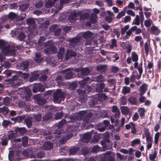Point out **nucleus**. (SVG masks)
<instances>
[{"mask_svg":"<svg viewBox=\"0 0 161 161\" xmlns=\"http://www.w3.org/2000/svg\"><path fill=\"white\" fill-rule=\"evenodd\" d=\"M0 48L2 49V53L6 55L10 56L15 55L16 49L8 42L3 40L0 39Z\"/></svg>","mask_w":161,"mask_h":161,"instance_id":"nucleus-1","label":"nucleus"},{"mask_svg":"<svg viewBox=\"0 0 161 161\" xmlns=\"http://www.w3.org/2000/svg\"><path fill=\"white\" fill-rule=\"evenodd\" d=\"M66 93L62 92L61 89H58L53 93V100L54 103H59L64 101Z\"/></svg>","mask_w":161,"mask_h":161,"instance_id":"nucleus-2","label":"nucleus"},{"mask_svg":"<svg viewBox=\"0 0 161 161\" xmlns=\"http://www.w3.org/2000/svg\"><path fill=\"white\" fill-rule=\"evenodd\" d=\"M19 89L21 97L25 98L27 101L30 100L32 96V93L30 89L26 87L22 88L21 89L19 88Z\"/></svg>","mask_w":161,"mask_h":161,"instance_id":"nucleus-3","label":"nucleus"},{"mask_svg":"<svg viewBox=\"0 0 161 161\" xmlns=\"http://www.w3.org/2000/svg\"><path fill=\"white\" fill-rule=\"evenodd\" d=\"M84 41L81 38L79 34L77 36L74 37L69 40L70 45L79 46L83 44Z\"/></svg>","mask_w":161,"mask_h":161,"instance_id":"nucleus-4","label":"nucleus"},{"mask_svg":"<svg viewBox=\"0 0 161 161\" xmlns=\"http://www.w3.org/2000/svg\"><path fill=\"white\" fill-rule=\"evenodd\" d=\"M19 77L17 75H13L11 79H8L6 81L9 82L10 83L13 84V86L15 88L20 85V80H19Z\"/></svg>","mask_w":161,"mask_h":161,"instance_id":"nucleus-5","label":"nucleus"},{"mask_svg":"<svg viewBox=\"0 0 161 161\" xmlns=\"http://www.w3.org/2000/svg\"><path fill=\"white\" fill-rule=\"evenodd\" d=\"M34 98L36 100L37 104L42 105L45 103L46 100L44 98L41 94L36 95L34 96Z\"/></svg>","mask_w":161,"mask_h":161,"instance_id":"nucleus-6","label":"nucleus"},{"mask_svg":"<svg viewBox=\"0 0 161 161\" xmlns=\"http://www.w3.org/2000/svg\"><path fill=\"white\" fill-rule=\"evenodd\" d=\"M45 88L40 83L35 84L32 89L33 92L36 93L38 92H43L44 91Z\"/></svg>","mask_w":161,"mask_h":161,"instance_id":"nucleus-7","label":"nucleus"},{"mask_svg":"<svg viewBox=\"0 0 161 161\" xmlns=\"http://www.w3.org/2000/svg\"><path fill=\"white\" fill-rule=\"evenodd\" d=\"M79 35L81 39H83V38L85 39H87L91 38L93 34L91 31L87 30L85 32L80 33Z\"/></svg>","mask_w":161,"mask_h":161,"instance_id":"nucleus-8","label":"nucleus"},{"mask_svg":"<svg viewBox=\"0 0 161 161\" xmlns=\"http://www.w3.org/2000/svg\"><path fill=\"white\" fill-rule=\"evenodd\" d=\"M80 12H78L76 13L75 12L71 13L69 17V22H72L75 21V20L78 19L79 17L78 15H80Z\"/></svg>","mask_w":161,"mask_h":161,"instance_id":"nucleus-9","label":"nucleus"},{"mask_svg":"<svg viewBox=\"0 0 161 161\" xmlns=\"http://www.w3.org/2000/svg\"><path fill=\"white\" fill-rule=\"evenodd\" d=\"M90 73V69L87 68H84L81 69V72L79 73L78 76L79 77H83L87 76Z\"/></svg>","mask_w":161,"mask_h":161,"instance_id":"nucleus-10","label":"nucleus"},{"mask_svg":"<svg viewBox=\"0 0 161 161\" xmlns=\"http://www.w3.org/2000/svg\"><path fill=\"white\" fill-rule=\"evenodd\" d=\"M65 117L66 119L68 118L70 119L69 120H67V122L68 123H73L77 120H79V119H80L76 114H72L70 115H66Z\"/></svg>","mask_w":161,"mask_h":161,"instance_id":"nucleus-11","label":"nucleus"},{"mask_svg":"<svg viewBox=\"0 0 161 161\" xmlns=\"http://www.w3.org/2000/svg\"><path fill=\"white\" fill-rule=\"evenodd\" d=\"M14 131L17 134L20 135H24L26 132V130L24 127H16L14 128Z\"/></svg>","mask_w":161,"mask_h":161,"instance_id":"nucleus-12","label":"nucleus"},{"mask_svg":"<svg viewBox=\"0 0 161 161\" xmlns=\"http://www.w3.org/2000/svg\"><path fill=\"white\" fill-rule=\"evenodd\" d=\"M91 81V79L89 77H86L84 78L83 80L80 81L79 84L81 87H84L87 83H90Z\"/></svg>","mask_w":161,"mask_h":161,"instance_id":"nucleus-13","label":"nucleus"},{"mask_svg":"<svg viewBox=\"0 0 161 161\" xmlns=\"http://www.w3.org/2000/svg\"><path fill=\"white\" fill-rule=\"evenodd\" d=\"M29 64V62L28 61H23L19 64V68L20 69L23 70L28 69Z\"/></svg>","mask_w":161,"mask_h":161,"instance_id":"nucleus-14","label":"nucleus"},{"mask_svg":"<svg viewBox=\"0 0 161 161\" xmlns=\"http://www.w3.org/2000/svg\"><path fill=\"white\" fill-rule=\"evenodd\" d=\"M120 109L122 113L125 115H129L128 118L131 117V114H130V110L129 108L126 106H122L120 108Z\"/></svg>","mask_w":161,"mask_h":161,"instance_id":"nucleus-15","label":"nucleus"},{"mask_svg":"<svg viewBox=\"0 0 161 161\" xmlns=\"http://www.w3.org/2000/svg\"><path fill=\"white\" fill-rule=\"evenodd\" d=\"M76 55V52L71 50H68L65 56V59L67 60L73 57H75Z\"/></svg>","mask_w":161,"mask_h":161,"instance_id":"nucleus-16","label":"nucleus"},{"mask_svg":"<svg viewBox=\"0 0 161 161\" xmlns=\"http://www.w3.org/2000/svg\"><path fill=\"white\" fill-rule=\"evenodd\" d=\"M91 132H89L84 134L83 136L82 139L85 142H89L91 139L92 136Z\"/></svg>","mask_w":161,"mask_h":161,"instance_id":"nucleus-17","label":"nucleus"},{"mask_svg":"<svg viewBox=\"0 0 161 161\" xmlns=\"http://www.w3.org/2000/svg\"><path fill=\"white\" fill-rule=\"evenodd\" d=\"M53 148V143L49 142H45L43 148L46 150H48L52 149Z\"/></svg>","mask_w":161,"mask_h":161,"instance_id":"nucleus-18","label":"nucleus"},{"mask_svg":"<svg viewBox=\"0 0 161 161\" xmlns=\"http://www.w3.org/2000/svg\"><path fill=\"white\" fill-rule=\"evenodd\" d=\"M112 112L115 113L114 117L115 118H119L120 115V112L119 109L117 106L116 105H114L112 107Z\"/></svg>","mask_w":161,"mask_h":161,"instance_id":"nucleus-19","label":"nucleus"},{"mask_svg":"<svg viewBox=\"0 0 161 161\" xmlns=\"http://www.w3.org/2000/svg\"><path fill=\"white\" fill-rule=\"evenodd\" d=\"M53 116L52 113L48 112L42 118V120L45 122H47L48 121L51 120Z\"/></svg>","mask_w":161,"mask_h":161,"instance_id":"nucleus-20","label":"nucleus"},{"mask_svg":"<svg viewBox=\"0 0 161 161\" xmlns=\"http://www.w3.org/2000/svg\"><path fill=\"white\" fill-rule=\"evenodd\" d=\"M39 75L35 72L31 73V77L29 78V80L30 82H32L36 80L38 78Z\"/></svg>","mask_w":161,"mask_h":161,"instance_id":"nucleus-21","label":"nucleus"},{"mask_svg":"<svg viewBox=\"0 0 161 161\" xmlns=\"http://www.w3.org/2000/svg\"><path fill=\"white\" fill-rule=\"evenodd\" d=\"M26 22L27 24L30 27H32L33 28H35L36 26V22L33 19L29 18L27 19Z\"/></svg>","mask_w":161,"mask_h":161,"instance_id":"nucleus-22","label":"nucleus"},{"mask_svg":"<svg viewBox=\"0 0 161 161\" xmlns=\"http://www.w3.org/2000/svg\"><path fill=\"white\" fill-rule=\"evenodd\" d=\"M25 115H23L22 116H17L16 117L12 118L11 120L12 121H14L15 123H20L25 118Z\"/></svg>","mask_w":161,"mask_h":161,"instance_id":"nucleus-23","label":"nucleus"},{"mask_svg":"<svg viewBox=\"0 0 161 161\" xmlns=\"http://www.w3.org/2000/svg\"><path fill=\"white\" fill-rule=\"evenodd\" d=\"M147 90V85L145 84H142L140 87L139 89L140 92L139 94L141 96L143 95L145 93Z\"/></svg>","mask_w":161,"mask_h":161,"instance_id":"nucleus-24","label":"nucleus"},{"mask_svg":"<svg viewBox=\"0 0 161 161\" xmlns=\"http://www.w3.org/2000/svg\"><path fill=\"white\" fill-rule=\"evenodd\" d=\"M144 133L146 137V141H149L152 139V137L151 136L150 133L148 128H145L144 130Z\"/></svg>","mask_w":161,"mask_h":161,"instance_id":"nucleus-25","label":"nucleus"},{"mask_svg":"<svg viewBox=\"0 0 161 161\" xmlns=\"http://www.w3.org/2000/svg\"><path fill=\"white\" fill-rule=\"evenodd\" d=\"M35 55V56L34 58L36 62L40 63L43 60L44 58L41 57V55L40 53H36Z\"/></svg>","mask_w":161,"mask_h":161,"instance_id":"nucleus-26","label":"nucleus"},{"mask_svg":"<svg viewBox=\"0 0 161 161\" xmlns=\"http://www.w3.org/2000/svg\"><path fill=\"white\" fill-rule=\"evenodd\" d=\"M105 86V85L103 83H100L99 85H98L96 88V92H103Z\"/></svg>","mask_w":161,"mask_h":161,"instance_id":"nucleus-27","label":"nucleus"},{"mask_svg":"<svg viewBox=\"0 0 161 161\" xmlns=\"http://www.w3.org/2000/svg\"><path fill=\"white\" fill-rule=\"evenodd\" d=\"M24 119L26 126L28 128H30L32 125V118L28 117Z\"/></svg>","mask_w":161,"mask_h":161,"instance_id":"nucleus-28","label":"nucleus"},{"mask_svg":"<svg viewBox=\"0 0 161 161\" xmlns=\"http://www.w3.org/2000/svg\"><path fill=\"white\" fill-rule=\"evenodd\" d=\"M7 135L8 139L11 141H13L15 137V134L12 130L8 132Z\"/></svg>","mask_w":161,"mask_h":161,"instance_id":"nucleus-29","label":"nucleus"},{"mask_svg":"<svg viewBox=\"0 0 161 161\" xmlns=\"http://www.w3.org/2000/svg\"><path fill=\"white\" fill-rule=\"evenodd\" d=\"M79 151V148L76 147H73L69 149V153L71 155H74L77 153Z\"/></svg>","mask_w":161,"mask_h":161,"instance_id":"nucleus-30","label":"nucleus"},{"mask_svg":"<svg viewBox=\"0 0 161 161\" xmlns=\"http://www.w3.org/2000/svg\"><path fill=\"white\" fill-rule=\"evenodd\" d=\"M76 75L72 72H69L66 73L65 75V78L66 79H69L75 78Z\"/></svg>","mask_w":161,"mask_h":161,"instance_id":"nucleus-31","label":"nucleus"},{"mask_svg":"<svg viewBox=\"0 0 161 161\" xmlns=\"http://www.w3.org/2000/svg\"><path fill=\"white\" fill-rule=\"evenodd\" d=\"M108 96L104 93L99 94L98 96L97 100L98 101H102L103 100H105L108 98Z\"/></svg>","mask_w":161,"mask_h":161,"instance_id":"nucleus-32","label":"nucleus"},{"mask_svg":"<svg viewBox=\"0 0 161 161\" xmlns=\"http://www.w3.org/2000/svg\"><path fill=\"white\" fill-rule=\"evenodd\" d=\"M61 129L57 127V129H55V131L53 132V134H54V136L58 138L60 137L61 136Z\"/></svg>","mask_w":161,"mask_h":161,"instance_id":"nucleus-33","label":"nucleus"},{"mask_svg":"<svg viewBox=\"0 0 161 161\" xmlns=\"http://www.w3.org/2000/svg\"><path fill=\"white\" fill-rule=\"evenodd\" d=\"M98 101L97 98H93L89 102V104L91 107H94L95 104H97Z\"/></svg>","mask_w":161,"mask_h":161,"instance_id":"nucleus-34","label":"nucleus"},{"mask_svg":"<svg viewBox=\"0 0 161 161\" xmlns=\"http://www.w3.org/2000/svg\"><path fill=\"white\" fill-rule=\"evenodd\" d=\"M89 14H88L85 13L83 14H82L81 12L80 14L78 15L79 19H80V20H84L86 19L89 18Z\"/></svg>","mask_w":161,"mask_h":161,"instance_id":"nucleus-35","label":"nucleus"},{"mask_svg":"<svg viewBox=\"0 0 161 161\" xmlns=\"http://www.w3.org/2000/svg\"><path fill=\"white\" fill-rule=\"evenodd\" d=\"M106 153H107V161H115L114 156L111 155L110 152H106Z\"/></svg>","mask_w":161,"mask_h":161,"instance_id":"nucleus-36","label":"nucleus"},{"mask_svg":"<svg viewBox=\"0 0 161 161\" xmlns=\"http://www.w3.org/2000/svg\"><path fill=\"white\" fill-rule=\"evenodd\" d=\"M140 24V17L138 15H136L135 19L133 20L132 25H139Z\"/></svg>","mask_w":161,"mask_h":161,"instance_id":"nucleus-37","label":"nucleus"},{"mask_svg":"<svg viewBox=\"0 0 161 161\" xmlns=\"http://www.w3.org/2000/svg\"><path fill=\"white\" fill-rule=\"evenodd\" d=\"M8 111V108L6 106H4L3 107L0 108V112H2L4 115L7 114Z\"/></svg>","mask_w":161,"mask_h":161,"instance_id":"nucleus-38","label":"nucleus"},{"mask_svg":"<svg viewBox=\"0 0 161 161\" xmlns=\"http://www.w3.org/2000/svg\"><path fill=\"white\" fill-rule=\"evenodd\" d=\"M19 105L21 107H25V110L26 112H29L31 111V108L30 106H26L25 103H19Z\"/></svg>","mask_w":161,"mask_h":161,"instance_id":"nucleus-39","label":"nucleus"},{"mask_svg":"<svg viewBox=\"0 0 161 161\" xmlns=\"http://www.w3.org/2000/svg\"><path fill=\"white\" fill-rule=\"evenodd\" d=\"M55 48V47H49L46 48L45 49H44V52L46 54L51 53V52H53V51Z\"/></svg>","mask_w":161,"mask_h":161,"instance_id":"nucleus-40","label":"nucleus"},{"mask_svg":"<svg viewBox=\"0 0 161 161\" xmlns=\"http://www.w3.org/2000/svg\"><path fill=\"white\" fill-rule=\"evenodd\" d=\"M0 143L2 146H6L7 145L8 143V140L7 138L5 136H3L2 137Z\"/></svg>","mask_w":161,"mask_h":161,"instance_id":"nucleus-41","label":"nucleus"},{"mask_svg":"<svg viewBox=\"0 0 161 161\" xmlns=\"http://www.w3.org/2000/svg\"><path fill=\"white\" fill-rule=\"evenodd\" d=\"M65 123L66 121L65 119H62L59 122L56 124L57 127L60 129L61 128Z\"/></svg>","mask_w":161,"mask_h":161,"instance_id":"nucleus-42","label":"nucleus"},{"mask_svg":"<svg viewBox=\"0 0 161 161\" xmlns=\"http://www.w3.org/2000/svg\"><path fill=\"white\" fill-rule=\"evenodd\" d=\"M78 116L79 119V120H81L85 116V115L86 114V112L85 111H80L78 114H76Z\"/></svg>","mask_w":161,"mask_h":161,"instance_id":"nucleus-43","label":"nucleus"},{"mask_svg":"<svg viewBox=\"0 0 161 161\" xmlns=\"http://www.w3.org/2000/svg\"><path fill=\"white\" fill-rule=\"evenodd\" d=\"M131 57L132 59L134 62H137L138 60V56L135 52H132Z\"/></svg>","mask_w":161,"mask_h":161,"instance_id":"nucleus-44","label":"nucleus"},{"mask_svg":"<svg viewBox=\"0 0 161 161\" xmlns=\"http://www.w3.org/2000/svg\"><path fill=\"white\" fill-rule=\"evenodd\" d=\"M92 116V114L91 113L88 114L83 119V121L86 123H88Z\"/></svg>","mask_w":161,"mask_h":161,"instance_id":"nucleus-45","label":"nucleus"},{"mask_svg":"<svg viewBox=\"0 0 161 161\" xmlns=\"http://www.w3.org/2000/svg\"><path fill=\"white\" fill-rule=\"evenodd\" d=\"M100 138V136L97 134H95L92 140V142L93 143H96L99 141Z\"/></svg>","mask_w":161,"mask_h":161,"instance_id":"nucleus-46","label":"nucleus"},{"mask_svg":"<svg viewBox=\"0 0 161 161\" xmlns=\"http://www.w3.org/2000/svg\"><path fill=\"white\" fill-rule=\"evenodd\" d=\"M54 4L51 0L47 1L45 4V7L46 8H50L53 6Z\"/></svg>","mask_w":161,"mask_h":161,"instance_id":"nucleus-47","label":"nucleus"},{"mask_svg":"<svg viewBox=\"0 0 161 161\" xmlns=\"http://www.w3.org/2000/svg\"><path fill=\"white\" fill-rule=\"evenodd\" d=\"M122 93L124 94H126L127 93H129L130 92V88L126 86H125L123 87L122 89Z\"/></svg>","mask_w":161,"mask_h":161,"instance_id":"nucleus-48","label":"nucleus"},{"mask_svg":"<svg viewBox=\"0 0 161 161\" xmlns=\"http://www.w3.org/2000/svg\"><path fill=\"white\" fill-rule=\"evenodd\" d=\"M22 144L24 147H26L27 145L28 138L27 136H24L22 137Z\"/></svg>","mask_w":161,"mask_h":161,"instance_id":"nucleus-49","label":"nucleus"},{"mask_svg":"<svg viewBox=\"0 0 161 161\" xmlns=\"http://www.w3.org/2000/svg\"><path fill=\"white\" fill-rule=\"evenodd\" d=\"M130 124L132 126V128H131V133L133 134H135L136 133L137 131L135 124L132 122H130Z\"/></svg>","mask_w":161,"mask_h":161,"instance_id":"nucleus-50","label":"nucleus"},{"mask_svg":"<svg viewBox=\"0 0 161 161\" xmlns=\"http://www.w3.org/2000/svg\"><path fill=\"white\" fill-rule=\"evenodd\" d=\"M136 97H130L128 99L129 102L133 105H136Z\"/></svg>","mask_w":161,"mask_h":161,"instance_id":"nucleus-51","label":"nucleus"},{"mask_svg":"<svg viewBox=\"0 0 161 161\" xmlns=\"http://www.w3.org/2000/svg\"><path fill=\"white\" fill-rule=\"evenodd\" d=\"M17 15L16 13L11 12H10L8 15V18L10 19H13L17 17Z\"/></svg>","mask_w":161,"mask_h":161,"instance_id":"nucleus-52","label":"nucleus"},{"mask_svg":"<svg viewBox=\"0 0 161 161\" xmlns=\"http://www.w3.org/2000/svg\"><path fill=\"white\" fill-rule=\"evenodd\" d=\"M138 112L139 113L140 116L142 118L145 115V111L143 108H139Z\"/></svg>","mask_w":161,"mask_h":161,"instance_id":"nucleus-53","label":"nucleus"},{"mask_svg":"<svg viewBox=\"0 0 161 161\" xmlns=\"http://www.w3.org/2000/svg\"><path fill=\"white\" fill-rule=\"evenodd\" d=\"M109 136H110L109 134H105L103 138V141L107 143H109L110 142Z\"/></svg>","mask_w":161,"mask_h":161,"instance_id":"nucleus-54","label":"nucleus"},{"mask_svg":"<svg viewBox=\"0 0 161 161\" xmlns=\"http://www.w3.org/2000/svg\"><path fill=\"white\" fill-rule=\"evenodd\" d=\"M116 155L117 158L120 160H124L126 159L127 158L126 156L123 155H122L119 153H116Z\"/></svg>","mask_w":161,"mask_h":161,"instance_id":"nucleus-55","label":"nucleus"},{"mask_svg":"<svg viewBox=\"0 0 161 161\" xmlns=\"http://www.w3.org/2000/svg\"><path fill=\"white\" fill-rule=\"evenodd\" d=\"M20 76L21 77L23 78L24 80L26 79L29 76V74L28 73H22V72H20Z\"/></svg>","mask_w":161,"mask_h":161,"instance_id":"nucleus-56","label":"nucleus"},{"mask_svg":"<svg viewBox=\"0 0 161 161\" xmlns=\"http://www.w3.org/2000/svg\"><path fill=\"white\" fill-rule=\"evenodd\" d=\"M144 48L146 55L147 56L148 55L149 52V46L148 43L147 42L145 43Z\"/></svg>","mask_w":161,"mask_h":161,"instance_id":"nucleus-57","label":"nucleus"},{"mask_svg":"<svg viewBox=\"0 0 161 161\" xmlns=\"http://www.w3.org/2000/svg\"><path fill=\"white\" fill-rule=\"evenodd\" d=\"M13 73V72L12 70L8 69H6L3 72V74H4L7 77L11 76Z\"/></svg>","mask_w":161,"mask_h":161,"instance_id":"nucleus-58","label":"nucleus"},{"mask_svg":"<svg viewBox=\"0 0 161 161\" xmlns=\"http://www.w3.org/2000/svg\"><path fill=\"white\" fill-rule=\"evenodd\" d=\"M90 152L89 149L87 148H85L81 150V153L82 155H86L88 154Z\"/></svg>","mask_w":161,"mask_h":161,"instance_id":"nucleus-59","label":"nucleus"},{"mask_svg":"<svg viewBox=\"0 0 161 161\" xmlns=\"http://www.w3.org/2000/svg\"><path fill=\"white\" fill-rule=\"evenodd\" d=\"M111 44L110 45V48H113L114 47H117V41L115 39L112 40Z\"/></svg>","mask_w":161,"mask_h":161,"instance_id":"nucleus-60","label":"nucleus"},{"mask_svg":"<svg viewBox=\"0 0 161 161\" xmlns=\"http://www.w3.org/2000/svg\"><path fill=\"white\" fill-rule=\"evenodd\" d=\"M63 115V113L62 111L57 113L55 115V119H60Z\"/></svg>","mask_w":161,"mask_h":161,"instance_id":"nucleus-61","label":"nucleus"},{"mask_svg":"<svg viewBox=\"0 0 161 161\" xmlns=\"http://www.w3.org/2000/svg\"><path fill=\"white\" fill-rule=\"evenodd\" d=\"M77 92L80 96H84L86 93V91L81 89H78Z\"/></svg>","mask_w":161,"mask_h":161,"instance_id":"nucleus-62","label":"nucleus"},{"mask_svg":"<svg viewBox=\"0 0 161 161\" xmlns=\"http://www.w3.org/2000/svg\"><path fill=\"white\" fill-rule=\"evenodd\" d=\"M14 153L13 151H10L8 155V159L10 161H12L14 159Z\"/></svg>","mask_w":161,"mask_h":161,"instance_id":"nucleus-63","label":"nucleus"},{"mask_svg":"<svg viewBox=\"0 0 161 161\" xmlns=\"http://www.w3.org/2000/svg\"><path fill=\"white\" fill-rule=\"evenodd\" d=\"M100 148L98 146H95L92 148V152L93 153H96L100 150Z\"/></svg>","mask_w":161,"mask_h":161,"instance_id":"nucleus-64","label":"nucleus"}]
</instances>
